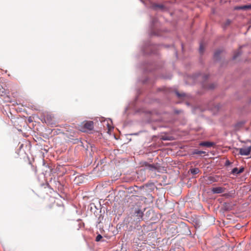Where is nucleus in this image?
<instances>
[{
  "mask_svg": "<svg viewBox=\"0 0 251 251\" xmlns=\"http://www.w3.org/2000/svg\"><path fill=\"white\" fill-rule=\"evenodd\" d=\"M230 23H231V21L228 19L227 20L225 23L224 27H226V26L229 25Z\"/></svg>",
  "mask_w": 251,
  "mask_h": 251,
  "instance_id": "nucleus-16",
  "label": "nucleus"
},
{
  "mask_svg": "<svg viewBox=\"0 0 251 251\" xmlns=\"http://www.w3.org/2000/svg\"><path fill=\"white\" fill-rule=\"evenodd\" d=\"M144 164L146 169L152 171H155L158 169L157 166L154 164H150L147 162H145Z\"/></svg>",
  "mask_w": 251,
  "mask_h": 251,
  "instance_id": "nucleus-4",
  "label": "nucleus"
},
{
  "mask_svg": "<svg viewBox=\"0 0 251 251\" xmlns=\"http://www.w3.org/2000/svg\"><path fill=\"white\" fill-rule=\"evenodd\" d=\"M241 54V52L240 50H238L237 52H236L234 55L233 56V59H236L238 56H239Z\"/></svg>",
  "mask_w": 251,
  "mask_h": 251,
  "instance_id": "nucleus-12",
  "label": "nucleus"
},
{
  "mask_svg": "<svg viewBox=\"0 0 251 251\" xmlns=\"http://www.w3.org/2000/svg\"><path fill=\"white\" fill-rule=\"evenodd\" d=\"M225 188L222 187H214L211 191L213 194H221L224 192Z\"/></svg>",
  "mask_w": 251,
  "mask_h": 251,
  "instance_id": "nucleus-3",
  "label": "nucleus"
},
{
  "mask_svg": "<svg viewBox=\"0 0 251 251\" xmlns=\"http://www.w3.org/2000/svg\"><path fill=\"white\" fill-rule=\"evenodd\" d=\"M102 238V236L100 234H98L96 238V241L99 242Z\"/></svg>",
  "mask_w": 251,
  "mask_h": 251,
  "instance_id": "nucleus-13",
  "label": "nucleus"
},
{
  "mask_svg": "<svg viewBox=\"0 0 251 251\" xmlns=\"http://www.w3.org/2000/svg\"><path fill=\"white\" fill-rule=\"evenodd\" d=\"M145 210V208H144V210H142L140 208L137 207L134 209V215L137 217V220L138 222H140L144 220L143 216L144 212Z\"/></svg>",
  "mask_w": 251,
  "mask_h": 251,
  "instance_id": "nucleus-1",
  "label": "nucleus"
},
{
  "mask_svg": "<svg viewBox=\"0 0 251 251\" xmlns=\"http://www.w3.org/2000/svg\"><path fill=\"white\" fill-rule=\"evenodd\" d=\"M157 19H156V18L153 19L152 20V22H152L151 24L152 25L155 24L157 22Z\"/></svg>",
  "mask_w": 251,
  "mask_h": 251,
  "instance_id": "nucleus-17",
  "label": "nucleus"
},
{
  "mask_svg": "<svg viewBox=\"0 0 251 251\" xmlns=\"http://www.w3.org/2000/svg\"><path fill=\"white\" fill-rule=\"evenodd\" d=\"M214 88V86H213V84L210 86V89H213V88Z\"/></svg>",
  "mask_w": 251,
  "mask_h": 251,
  "instance_id": "nucleus-20",
  "label": "nucleus"
},
{
  "mask_svg": "<svg viewBox=\"0 0 251 251\" xmlns=\"http://www.w3.org/2000/svg\"><path fill=\"white\" fill-rule=\"evenodd\" d=\"M199 51H200V53H203V52L204 51V47H203L202 45L201 44H200V46Z\"/></svg>",
  "mask_w": 251,
  "mask_h": 251,
  "instance_id": "nucleus-14",
  "label": "nucleus"
},
{
  "mask_svg": "<svg viewBox=\"0 0 251 251\" xmlns=\"http://www.w3.org/2000/svg\"><path fill=\"white\" fill-rule=\"evenodd\" d=\"M191 173L193 175L198 174L200 172V169L198 168H194L190 170Z\"/></svg>",
  "mask_w": 251,
  "mask_h": 251,
  "instance_id": "nucleus-9",
  "label": "nucleus"
},
{
  "mask_svg": "<svg viewBox=\"0 0 251 251\" xmlns=\"http://www.w3.org/2000/svg\"><path fill=\"white\" fill-rule=\"evenodd\" d=\"M235 10H246L251 9V4L245 5L243 6H238L234 7Z\"/></svg>",
  "mask_w": 251,
  "mask_h": 251,
  "instance_id": "nucleus-7",
  "label": "nucleus"
},
{
  "mask_svg": "<svg viewBox=\"0 0 251 251\" xmlns=\"http://www.w3.org/2000/svg\"><path fill=\"white\" fill-rule=\"evenodd\" d=\"M239 151V153L241 155L247 156L250 155L251 153V146H244L242 148L238 149Z\"/></svg>",
  "mask_w": 251,
  "mask_h": 251,
  "instance_id": "nucleus-2",
  "label": "nucleus"
},
{
  "mask_svg": "<svg viewBox=\"0 0 251 251\" xmlns=\"http://www.w3.org/2000/svg\"><path fill=\"white\" fill-rule=\"evenodd\" d=\"M230 162L228 160H227L226 161V163H225V165L226 166H227V165H229L230 164Z\"/></svg>",
  "mask_w": 251,
  "mask_h": 251,
  "instance_id": "nucleus-18",
  "label": "nucleus"
},
{
  "mask_svg": "<svg viewBox=\"0 0 251 251\" xmlns=\"http://www.w3.org/2000/svg\"><path fill=\"white\" fill-rule=\"evenodd\" d=\"M208 179H209L210 181H215V180H214V177H212V176H209V177H208Z\"/></svg>",
  "mask_w": 251,
  "mask_h": 251,
  "instance_id": "nucleus-19",
  "label": "nucleus"
},
{
  "mask_svg": "<svg viewBox=\"0 0 251 251\" xmlns=\"http://www.w3.org/2000/svg\"><path fill=\"white\" fill-rule=\"evenodd\" d=\"M214 143L211 142H202L200 143V146L210 148L214 145Z\"/></svg>",
  "mask_w": 251,
  "mask_h": 251,
  "instance_id": "nucleus-8",
  "label": "nucleus"
},
{
  "mask_svg": "<svg viewBox=\"0 0 251 251\" xmlns=\"http://www.w3.org/2000/svg\"><path fill=\"white\" fill-rule=\"evenodd\" d=\"M157 7H160V8H161V7H163V5H157Z\"/></svg>",
  "mask_w": 251,
  "mask_h": 251,
  "instance_id": "nucleus-21",
  "label": "nucleus"
},
{
  "mask_svg": "<svg viewBox=\"0 0 251 251\" xmlns=\"http://www.w3.org/2000/svg\"><path fill=\"white\" fill-rule=\"evenodd\" d=\"M244 168L243 167H240L239 169L237 168H233L231 171V174L233 175L240 174L243 172Z\"/></svg>",
  "mask_w": 251,
  "mask_h": 251,
  "instance_id": "nucleus-6",
  "label": "nucleus"
},
{
  "mask_svg": "<svg viewBox=\"0 0 251 251\" xmlns=\"http://www.w3.org/2000/svg\"><path fill=\"white\" fill-rule=\"evenodd\" d=\"M84 127L88 130H91L94 127V123L93 121H88L84 125Z\"/></svg>",
  "mask_w": 251,
  "mask_h": 251,
  "instance_id": "nucleus-5",
  "label": "nucleus"
},
{
  "mask_svg": "<svg viewBox=\"0 0 251 251\" xmlns=\"http://www.w3.org/2000/svg\"><path fill=\"white\" fill-rule=\"evenodd\" d=\"M221 52V51L220 50H218L214 53V57L216 59H218L219 58Z\"/></svg>",
  "mask_w": 251,
  "mask_h": 251,
  "instance_id": "nucleus-10",
  "label": "nucleus"
},
{
  "mask_svg": "<svg viewBox=\"0 0 251 251\" xmlns=\"http://www.w3.org/2000/svg\"><path fill=\"white\" fill-rule=\"evenodd\" d=\"M194 153L198 155H202L203 154H205V152L202 151L195 150L194 152Z\"/></svg>",
  "mask_w": 251,
  "mask_h": 251,
  "instance_id": "nucleus-11",
  "label": "nucleus"
},
{
  "mask_svg": "<svg viewBox=\"0 0 251 251\" xmlns=\"http://www.w3.org/2000/svg\"><path fill=\"white\" fill-rule=\"evenodd\" d=\"M176 95H177V96L178 98H181V97H182L185 96V94L184 93L180 94V93H179L177 91L176 92Z\"/></svg>",
  "mask_w": 251,
  "mask_h": 251,
  "instance_id": "nucleus-15",
  "label": "nucleus"
}]
</instances>
